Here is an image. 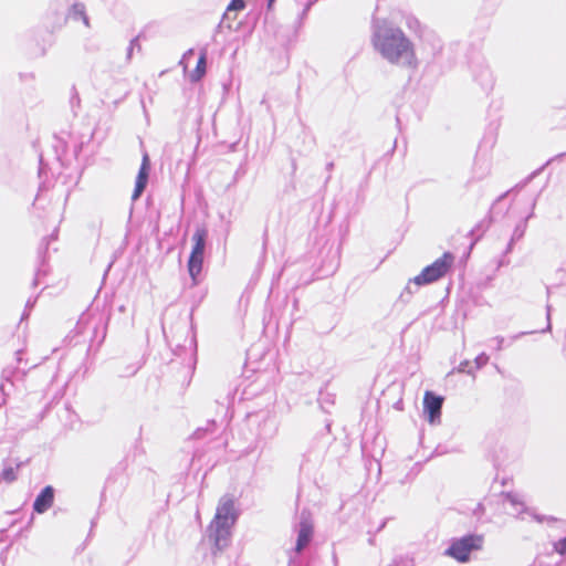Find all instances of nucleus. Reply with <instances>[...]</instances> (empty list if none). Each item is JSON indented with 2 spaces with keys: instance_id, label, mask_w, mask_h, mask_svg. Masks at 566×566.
Segmentation results:
<instances>
[{
  "instance_id": "39448f33",
  "label": "nucleus",
  "mask_w": 566,
  "mask_h": 566,
  "mask_svg": "<svg viewBox=\"0 0 566 566\" xmlns=\"http://www.w3.org/2000/svg\"><path fill=\"white\" fill-rule=\"evenodd\" d=\"M443 398L426 391L423 397V412L427 415V419L430 423H436L440 420L441 408Z\"/></svg>"
},
{
  "instance_id": "20e7f679",
  "label": "nucleus",
  "mask_w": 566,
  "mask_h": 566,
  "mask_svg": "<svg viewBox=\"0 0 566 566\" xmlns=\"http://www.w3.org/2000/svg\"><path fill=\"white\" fill-rule=\"evenodd\" d=\"M453 255L444 253L441 258L436 260L431 265L424 268L419 275L413 279L417 285H424L432 283L442 277L453 263Z\"/></svg>"
},
{
  "instance_id": "f03ea898",
  "label": "nucleus",
  "mask_w": 566,
  "mask_h": 566,
  "mask_svg": "<svg viewBox=\"0 0 566 566\" xmlns=\"http://www.w3.org/2000/svg\"><path fill=\"white\" fill-rule=\"evenodd\" d=\"M237 520L234 502L228 496L221 497L217 506L216 515L208 527V536L217 549H223L230 538L231 527Z\"/></svg>"
},
{
  "instance_id": "f3484780",
  "label": "nucleus",
  "mask_w": 566,
  "mask_h": 566,
  "mask_svg": "<svg viewBox=\"0 0 566 566\" xmlns=\"http://www.w3.org/2000/svg\"><path fill=\"white\" fill-rule=\"evenodd\" d=\"M554 548L560 555L566 554V536L564 538L559 539L558 542H556L554 544Z\"/></svg>"
},
{
  "instance_id": "4468645a",
  "label": "nucleus",
  "mask_w": 566,
  "mask_h": 566,
  "mask_svg": "<svg viewBox=\"0 0 566 566\" xmlns=\"http://www.w3.org/2000/svg\"><path fill=\"white\" fill-rule=\"evenodd\" d=\"M505 503L509 504L512 509H514L518 514V507H524V503L518 499V496L514 494H507L505 497Z\"/></svg>"
},
{
  "instance_id": "7ed1b4c3",
  "label": "nucleus",
  "mask_w": 566,
  "mask_h": 566,
  "mask_svg": "<svg viewBox=\"0 0 566 566\" xmlns=\"http://www.w3.org/2000/svg\"><path fill=\"white\" fill-rule=\"evenodd\" d=\"M482 545V535H468L452 542L446 554L460 563H465L469 560L471 552L480 549Z\"/></svg>"
},
{
  "instance_id": "2eb2a0df",
  "label": "nucleus",
  "mask_w": 566,
  "mask_h": 566,
  "mask_svg": "<svg viewBox=\"0 0 566 566\" xmlns=\"http://www.w3.org/2000/svg\"><path fill=\"white\" fill-rule=\"evenodd\" d=\"M244 7H245V2H230L224 14L227 18H230V14L232 12L243 10Z\"/></svg>"
},
{
  "instance_id": "f257e3e1",
  "label": "nucleus",
  "mask_w": 566,
  "mask_h": 566,
  "mask_svg": "<svg viewBox=\"0 0 566 566\" xmlns=\"http://www.w3.org/2000/svg\"><path fill=\"white\" fill-rule=\"evenodd\" d=\"M403 18L409 29H416L419 22L412 17H405L400 12L382 17L377 12L373 22L371 43L375 51L388 63L415 67L417 65L415 43L398 27Z\"/></svg>"
},
{
  "instance_id": "6ab92c4d",
  "label": "nucleus",
  "mask_w": 566,
  "mask_h": 566,
  "mask_svg": "<svg viewBox=\"0 0 566 566\" xmlns=\"http://www.w3.org/2000/svg\"><path fill=\"white\" fill-rule=\"evenodd\" d=\"M489 360V356L485 355V354H481L479 355L476 358H475V364L478 366V368L484 366Z\"/></svg>"
},
{
  "instance_id": "9b49d317",
  "label": "nucleus",
  "mask_w": 566,
  "mask_h": 566,
  "mask_svg": "<svg viewBox=\"0 0 566 566\" xmlns=\"http://www.w3.org/2000/svg\"><path fill=\"white\" fill-rule=\"evenodd\" d=\"M203 263V255L190 254L188 261V271L193 281H196L197 275L201 272Z\"/></svg>"
},
{
  "instance_id": "f8f14e48",
  "label": "nucleus",
  "mask_w": 566,
  "mask_h": 566,
  "mask_svg": "<svg viewBox=\"0 0 566 566\" xmlns=\"http://www.w3.org/2000/svg\"><path fill=\"white\" fill-rule=\"evenodd\" d=\"M70 20H82L85 27H88V18L85 14L84 4L82 2H76L72 7V11L69 15Z\"/></svg>"
},
{
  "instance_id": "6e6552de",
  "label": "nucleus",
  "mask_w": 566,
  "mask_h": 566,
  "mask_svg": "<svg viewBox=\"0 0 566 566\" xmlns=\"http://www.w3.org/2000/svg\"><path fill=\"white\" fill-rule=\"evenodd\" d=\"M53 499H54V492H53L52 486L44 488L34 501V504H33L34 511L38 513H44L52 506Z\"/></svg>"
},
{
  "instance_id": "ddd939ff",
  "label": "nucleus",
  "mask_w": 566,
  "mask_h": 566,
  "mask_svg": "<svg viewBox=\"0 0 566 566\" xmlns=\"http://www.w3.org/2000/svg\"><path fill=\"white\" fill-rule=\"evenodd\" d=\"M17 479V469L9 467L3 469L0 474V480L7 483H11Z\"/></svg>"
},
{
  "instance_id": "9d476101",
  "label": "nucleus",
  "mask_w": 566,
  "mask_h": 566,
  "mask_svg": "<svg viewBox=\"0 0 566 566\" xmlns=\"http://www.w3.org/2000/svg\"><path fill=\"white\" fill-rule=\"evenodd\" d=\"M206 65H207V54H206V51H202L199 56V60L197 62L196 69L189 74V78L191 82H198L205 76Z\"/></svg>"
},
{
  "instance_id": "dca6fc26",
  "label": "nucleus",
  "mask_w": 566,
  "mask_h": 566,
  "mask_svg": "<svg viewBox=\"0 0 566 566\" xmlns=\"http://www.w3.org/2000/svg\"><path fill=\"white\" fill-rule=\"evenodd\" d=\"M135 49H137L138 51H140V45H139V43H138V38H134V39L130 41V43H129V45H128V48H127V60H130V59H132V56H133V52H134V50H135Z\"/></svg>"
},
{
  "instance_id": "aec40b11",
  "label": "nucleus",
  "mask_w": 566,
  "mask_h": 566,
  "mask_svg": "<svg viewBox=\"0 0 566 566\" xmlns=\"http://www.w3.org/2000/svg\"><path fill=\"white\" fill-rule=\"evenodd\" d=\"M502 342H503V338H499V339H497L499 348L501 347Z\"/></svg>"
},
{
  "instance_id": "1a4fd4ad",
  "label": "nucleus",
  "mask_w": 566,
  "mask_h": 566,
  "mask_svg": "<svg viewBox=\"0 0 566 566\" xmlns=\"http://www.w3.org/2000/svg\"><path fill=\"white\" fill-rule=\"evenodd\" d=\"M207 230L205 228H198L193 235V248L190 254L203 255L206 248Z\"/></svg>"
},
{
  "instance_id": "423d86ee",
  "label": "nucleus",
  "mask_w": 566,
  "mask_h": 566,
  "mask_svg": "<svg viewBox=\"0 0 566 566\" xmlns=\"http://www.w3.org/2000/svg\"><path fill=\"white\" fill-rule=\"evenodd\" d=\"M313 534V522L308 514L302 513L298 525L296 551L301 552L311 541Z\"/></svg>"
},
{
  "instance_id": "a211bd4d",
  "label": "nucleus",
  "mask_w": 566,
  "mask_h": 566,
  "mask_svg": "<svg viewBox=\"0 0 566 566\" xmlns=\"http://www.w3.org/2000/svg\"><path fill=\"white\" fill-rule=\"evenodd\" d=\"M193 54V50H188L180 60V65L184 66V71H187L189 64V57Z\"/></svg>"
},
{
  "instance_id": "0eeeda50",
  "label": "nucleus",
  "mask_w": 566,
  "mask_h": 566,
  "mask_svg": "<svg viewBox=\"0 0 566 566\" xmlns=\"http://www.w3.org/2000/svg\"><path fill=\"white\" fill-rule=\"evenodd\" d=\"M148 171H149V158H148L147 154H144L142 167H140L138 176L136 178L135 190L132 195L133 200H137L140 197L142 192L144 191V189L147 185V180H148Z\"/></svg>"
}]
</instances>
